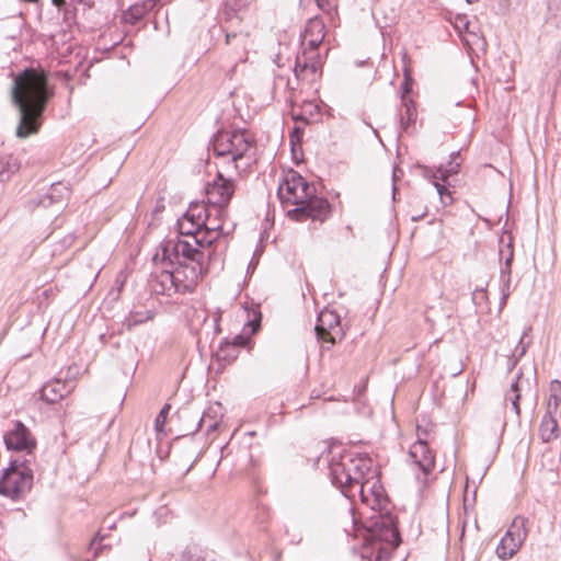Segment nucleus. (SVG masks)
Segmentation results:
<instances>
[{
    "label": "nucleus",
    "instance_id": "48",
    "mask_svg": "<svg viewBox=\"0 0 561 561\" xmlns=\"http://www.w3.org/2000/svg\"><path fill=\"white\" fill-rule=\"evenodd\" d=\"M205 419L204 416L199 417L198 422H197V428L193 432H197L201 427H202V424L204 423Z\"/></svg>",
    "mask_w": 561,
    "mask_h": 561
},
{
    "label": "nucleus",
    "instance_id": "14",
    "mask_svg": "<svg viewBox=\"0 0 561 561\" xmlns=\"http://www.w3.org/2000/svg\"><path fill=\"white\" fill-rule=\"evenodd\" d=\"M304 187H307V181L300 174L293 173L290 179H285L278 186L277 195L280 203L284 206L305 203L306 201L300 198L306 197V194L297 195V191H304Z\"/></svg>",
    "mask_w": 561,
    "mask_h": 561
},
{
    "label": "nucleus",
    "instance_id": "46",
    "mask_svg": "<svg viewBox=\"0 0 561 561\" xmlns=\"http://www.w3.org/2000/svg\"><path fill=\"white\" fill-rule=\"evenodd\" d=\"M462 370H463L462 366L455 368L453 371H450V375L456 377V376L460 375L462 373Z\"/></svg>",
    "mask_w": 561,
    "mask_h": 561
},
{
    "label": "nucleus",
    "instance_id": "8",
    "mask_svg": "<svg viewBox=\"0 0 561 561\" xmlns=\"http://www.w3.org/2000/svg\"><path fill=\"white\" fill-rule=\"evenodd\" d=\"M304 191H297V195H305L300 198L306 201L301 204H294L296 207L287 210L288 218L296 221H305L311 219L312 221L324 222L331 214V205L328 199L314 195L316 188L312 184L307 182V187Z\"/></svg>",
    "mask_w": 561,
    "mask_h": 561
},
{
    "label": "nucleus",
    "instance_id": "32",
    "mask_svg": "<svg viewBox=\"0 0 561 561\" xmlns=\"http://www.w3.org/2000/svg\"><path fill=\"white\" fill-rule=\"evenodd\" d=\"M529 330H530V329H528L527 331H525V332H524V334H523V336L520 337L519 343H518V345L516 346V350H515V351H516V353H517V356H516V358H514L513 360H512V359H510V360L512 362V364H511V366H510V369H512L513 367H515V365H516V363L518 362V359H519L520 357H523V356L526 354V352H527V347H528V343H524V339L528 335V331H529Z\"/></svg>",
    "mask_w": 561,
    "mask_h": 561
},
{
    "label": "nucleus",
    "instance_id": "16",
    "mask_svg": "<svg viewBox=\"0 0 561 561\" xmlns=\"http://www.w3.org/2000/svg\"><path fill=\"white\" fill-rule=\"evenodd\" d=\"M69 195V188L62 182L53 183L44 195H41L38 198H33L30 201V206L33 208L36 207H50L55 204H61Z\"/></svg>",
    "mask_w": 561,
    "mask_h": 561
},
{
    "label": "nucleus",
    "instance_id": "13",
    "mask_svg": "<svg viewBox=\"0 0 561 561\" xmlns=\"http://www.w3.org/2000/svg\"><path fill=\"white\" fill-rule=\"evenodd\" d=\"M3 439L9 450L32 454L36 447L35 438L21 421L13 423V427L4 434Z\"/></svg>",
    "mask_w": 561,
    "mask_h": 561
},
{
    "label": "nucleus",
    "instance_id": "33",
    "mask_svg": "<svg viewBox=\"0 0 561 561\" xmlns=\"http://www.w3.org/2000/svg\"><path fill=\"white\" fill-rule=\"evenodd\" d=\"M412 84H413V79L410 76V73H408V71L405 70L404 80L401 83V101H404V98L410 99L409 95L412 92Z\"/></svg>",
    "mask_w": 561,
    "mask_h": 561
},
{
    "label": "nucleus",
    "instance_id": "45",
    "mask_svg": "<svg viewBox=\"0 0 561 561\" xmlns=\"http://www.w3.org/2000/svg\"><path fill=\"white\" fill-rule=\"evenodd\" d=\"M51 3L57 7L58 9H60L62 5H65L66 1L65 0H51Z\"/></svg>",
    "mask_w": 561,
    "mask_h": 561
},
{
    "label": "nucleus",
    "instance_id": "27",
    "mask_svg": "<svg viewBox=\"0 0 561 561\" xmlns=\"http://www.w3.org/2000/svg\"><path fill=\"white\" fill-rule=\"evenodd\" d=\"M550 396H549V403H548V410H552V412H556L559 402L561 400V381L559 380H552L550 382L549 387Z\"/></svg>",
    "mask_w": 561,
    "mask_h": 561
},
{
    "label": "nucleus",
    "instance_id": "54",
    "mask_svg": "<svg viewBox=\"0 0 561 561\" xmlns=\"http://www.w3.org/2000/svg\"><path fill=\"white\" fill-rule=\"evenodd\" d=\"M69 558H70L72 561H77V560H75V559L72 558V556H71V554H69Z\"/></svg>",
    "mask_w": 561,
    "mask_h": 561
},
{
    "label": "nucleus",
    "instance_id": "23",
    "mask_svg": "<svg viewBox=\"0 0 561 561\" xmlns=\"http://www.w3.org/2000/svg\"><path fill=\"white\" fill-rule=\"evenodd\" d=\"M153 312L150 310L147 311H131L124 319L123 327H125L128 331H130L134 327L142 324L153 318Z\"/></svg>",
    "mask_w": 561,
    "mask_h": 561
},
{
    "label": "nucleus",
    "instance_id": "25",
    "mask_svg": "<svg viewBox=\"0 0 561 561\" xmlns=\"http://www.w3.org/2000/svg\"><path fill=\"white\" fill-rule=\"evenodd\" d=\"M546 21L561 28V0H548Z\"/></svg>",
    "mask_w": 561,
    "mask_h": 561
},
{
    "label": "nucleus",
    "instance_id": "19",
    "mask_svg": "<svg viewBox=\"0 0 561 561\" xmlns=\"http://www.w3.org/2000/svg\"><path fill=\"white\" fill-rule=\"evenodd\" d=\"M539 435L543 443H549L558 437V422L552 415V410H548L543 415Z\"/></svg>",
    "mask_w": 561,
    "mask_h": 561
},
{
    "label": "nucleus",
    "instance_id": "41",
    "mask_svg": "<svg viewBox=\"0 0 561 561\" xmlns=\"http://www.w3.org/2000/svg\"><path fill=\"white\" fill-rule=\"evenodd\" d=\"M104 539V537H101L100 534H96L94 538L90 542V549L94 550L93 558H95L99 553L100 547L96 545H100V542Z\"/></svg>",
    "mask_w": 561,
    "mask_h": 561
},
{
    "label": "nucleus",
    "instance_id": "42",
    "mask_svg": "<svg viewBox=\"0 0 561 561\" xmlns=\"http://www.w3.org/2000/svg\"><path fill=\"white\" fill-rule=\"evenodd\" d=\"M218 356H219V358H222V359H225V360L230 362V360H233V359H236V358H237V356H238V351L236 350V352H233V351H231V350H227V348H226L224 352H220V353L218 354Z\"/></svg>",
    "mask_w": 561,
    "mask_h": 561
},
{
    "label": "nucleus",
    "instance_id": "44",
    "mask_svg": "<svg viewBox=\"0 0 561 561\" xmlns=\"http://www.w3.org/2000/svg\"><path fill=\"white\" fill-rule=\"evenodd\" d=\"M317 3H318V7L322 10H325L327 7H329V2L327 0H316Z\"/></svg>",
    "mask_w": 561,
    "mask_h": 561
},
{
    "label": "nucleus",
    "instance_id": "11",
    "mask_svg": "<svg viewBox=\"0 0 561 561\" xmlns=\"http://www.w3.org/2000/svg\"><path fill=\"white\" fill-rule=\"evenodd\" d=\"M207 210L208 204L191 203L183 218L178 222L180 234L190 237L191 242L194 243L195 234H199V231H203V226L207 222Z\"/></svg>",
    "mask_w": 561,
    "mask_h": 561
},
{
    "label": "nucleus",
    "instance_id": "10",
    "mask_svg": "<svg viewBox=\"0 0 561 561\" xmlns=\"http://www.w3.org/2000/svg\"><path fill=\"white\" fill-rule=\"evenodd\" d=\"M314 331L318 340L335 344L344 336L340 316L333 311L325 309L318 316Z\"/></svg>",
    "mask_w": 561,
    "mask_h": 561
},
{
    "label": "nucleus",
    "instance_id": "2",
    "mask_svg": "<svg viewBox=\"0 0 561 561\" xmlns=\"http://www.w3.org/2000/svg\"><path fill=\"white\" fill-rule=\"evenodd\" d=\"M53 92L44 70L26 68L13 78L12 101L20 112L16 128L19 138H26L38 131L43 113Z\"/></svg>",
    "mask_w": 561,
    "mask_h": 561
},
{
    "label": "nucleus",
    "instance_id": "28",
    "mask_svg": "<svg viewBox=\"0 0 561 561\" xmlns=\"http://www.w3.org/2000/svg\"><path fill=\"white\" fill-rule=\"evenodd\" d=\"M499 255H500V261H504V263H506V265H512L513 264L514 248H513V242H512V238L511 237L508 238L507 243H504V238L503 237L500 239Z\"/></svg>",
    "mask_w": 561,
    "mask_h": 561
},
{
    "label": "nucleus",
    "instance_id": "3",
    "mask_svg": "<svg viewBox=\"0 0 561 561\" xmlns=\"http://www.w3.org/2000/svg\"><path fill=\"white\" fill-rule=\"evenodd\" d=\"M227 218V208L208 204L207 222L203 226V231L195 234L194 243L180 237L169 239V245H167L164 252L171 253L173 256L182 255L186 259H190L191 255L197 262L206 265L208 271L213 267L222 268V253L217 251L216 243L221 234H228L234 229V224H232L231 228L225 231Z\"/></svg>",
    "mask_w": 561,
    "mask_h": 561
},
{
    "label": "nucleus",
    "instance_id": "30",
    "mask_svg": "<svg viewBox=\"0 0 561 561\" xmlns=\"http://www.w3.org/2000/svg\"><path fill=\"white\" fill-rule=\"evenodd\" d=\"M440 180L433 181V186L436 188L437 194L439 195L440 202L444 206L450 205L453 203V196L448 187L439 182Z\"/></svg>",
    "mask_w": 561,
    "mask_h": 561
},
{
    "label": "nucleus",
    "instance_id": "47",
    "mask_svg": "<svg viewBox=\"0 0 561 561\" xmlns=\"http://www.w3.org/2000/svg\"><path fill=\"white\" fill-rule=\"evenodd\" d=\"M218 424L217 422H213L208 425L207 433L215 431L217 428Z\"/></svg>",
    "mask_w": 561,
    "mask_h": 561
},
{
    "label": "nucleus",
    "instance_id": "31",
    "mask_svg": "<svg viewBox=\"0 0 561 561\" xmlns=\"http://www.w3.org/2000/svg\"><path fill=\"white\" fill-rule=\"evenodd\" d=\"M302 113H299V114H294L293 115V118L294 121L296 122H302L305 124H309L310 121L309 118L306 116L307 114H309L310 116L313 115V113H319V108L317 105H314L313 103L309 102L307 103L304 107H302Z\"/></svg>",
    "mask_w": 561,
    "mask_h": 561
},
{
    "label": "nucleus",
    "instance_id": "34",
    "mask_svg": "<svg viewBox=\"0 0 561 561\" xmlns=\"http://www.w3.org/2000/svg\"><path fill=\"white\" fill-rule=\"evenodd\" d=\"M170 409H171V405L169 403H165L162 407V409L160 410V412L154 421V425H156L157 430H161L164 426Z\"/></svg>",
    "mask_w": 561,
    "mask_h": 561
},
{
    "label": "nucleus",
    "instance_id": "7",
    "mask_svg": "<svg viewBox=\"0 0 561 561\" xmlns=\"http://www.w3.org/2000/svg\"><path fill=\"white\" fill-rule=\"evenodd\" d=\"M33 484V472L26 460L13 459L0 478V494L18 500L28 492Z\"/></svg>",
    "mask_w": 561,
    "mask_h": 561
},
{
    "label": "nucleus",
    "instance_id": "52",
    "mask_svg": "<svg viewBox=\"0 0 561 561\" xmlns=\"http://www.w3.org/2000/svg\"><path fill=\"white\" fill-rule=\"evenodd\" d=\"M534 402H535V404L537 403V393L536 392L534 393Z\"/></svg>",
    "mask_w": 561,
    "mask_h": 561
},
{
    "label": "nucleus",
    "instance_id": "15",
    "mask_svg": "<svg viewBox=\"0 0 561 561\" xmlns=\"http://www.w3.org/2000/svg\"><path fill=\"white\" fill-rule=\"evenodd\" d=\"M412 462L427 477L435 467V456L425 440L419 439L409 450Z\"/></svg>",
    "mask_w": 561,
    "mask_h": 561
},
{
    "label": "nucleus",
    "instance_id": "51",
    "mask_svg": "<svg viewBox=\"0 0 561 561\" xmlns=\"http://www.w3.org/2000/svg\"><path fill=\"white\" fill-rule=\"evenodd\" d=\"M468 3H476L478 2L479 0H466Z\"/></svg>",
    "mask_w": 561,
    "mask_h": 561
},
{
    "label": "nucleus",
    "instance_id": "43",
    "mask_svg": "<svg viewBox=\"0 0 561 561\" xmlns=\"http://www.w3.org/2000/svg\"><path fill=\"white\" fill-rule=\"evenodd\" d=\"M485 298V291L483 288L481 289H476L473 293H472V301L474 305H480V301L479 300H482Z\"/></svg>",
    "mask_w": 561,
    "mask_h": 561
},
{
    "label": "nucleus",
    "instance_id": "38",
    "mask_svg": "<svg viewBox=\"0 0 561 561\" xmlns=\"http://www.w3.org/2000/svg\"><path fill=\"white\" fill-rule=\"evenodd\" d=\"M421 168L423 170L424 178L428 179L432 182L439 180V173L437 172V169L434 171L431 168L425 167V165H422Z\"/></svg>",
    "mask_w": 561,
    "mask_h": 561
},
{
    "label": "nucleus",
    "instance_id": "20",
    "mask_svg": "<svg viewBox=\"0 0 561 561\" xmlns=\"http://www.w3.org/2000/svg\"><path fill=\"white\" fill-rule=\"evenodd\" d=\"M449 158L450 160L446 165H439L437 168V172L439 173V180L444 183L447 182L449 176L457 174L461 165L460 151L451 152Z\"/></svg>",
    "mask_w": 561,
    "mask_h": 561
},
{
    "label": "nucleus",
    "instance_id": "26",
    "mask_svg": "<svg viewBox=\"0 0 561 561\" xmlns=\"http://www.w3.org/2000/svg\"><path fill=\"white\" fill-rule=\"evenodd\" d=\"M524 387V380L522 376L519 375L517 379L511 385V392L513 393V397L508 398L512 402V407L514 412L517 416L520 415V407H519V400H520V392L523 391Z\"/></svg>",
    "mask_w": 561,
    "mask_h": 561
},
{
    "label": "nucleus",
    "instance_id": "17",
    "mask_svg": "<svg viewBox=\"0 0 561 561\" xmlns=\"http://www.w3.org/2000/svg\"><path fill=\"white\" fill-rule=\"evenodd\" d=\"M72 389L73 386L71 383L56 378L42 387L41 399L53 404L68 396Z\"/></svg>",
    "mask_w": 561,
    "mask_h": 561
},
{
    "label": "nucleus",
    "instance_id": "22",
    "mask_svg": "<svg viewBox=\"0 0 561 561\" xmlns=\"http://www.w3.org/2000/svg\"><path fill=\"white\" fill-rule=\"evenodd\" d=\"M402 102L404 113L400 114V125L403 129H408L417 118L416 105L412 99H405Z\"/></svg>",
    "mask_w": 561,
    "mask_h": 561
},
{
    "label": "nucleus",
    "instance_id": "21",
    "mask_svg": "<svg viewBox=\"0 0 561 561\" xmlns=\"http://www.w3.org/2000/svg\"><path fill=\"white\" fill-rule=\"evenodd\" d=\"M20 163L12 154L0 156V181H8L18 170Z\"/></svg>",
    "mask_w": 561,
    "mask_h": 561
},
{
    "label": "nucleus",
    "instance_id": "1",
    "mask_svg": "<svg viewBox=\"0 0 561 561\" xmlns=\"http://www.w3.org/2000/svg\"><path fill=\"white\" fill-rule=\"evenodd\" d=\"M332 484L342 494L354 500L356 494L360 501L377 511L366 526L362 559L383 561L400 545L401 537L396 517L389 512V499L380 480L373 472V460L367 454L343 453L339 459L332 458L329 463Z\"/></svg>",
    "mask_w": 561,
    "mask_h": 561
},
{
    "label": "nucleus",
    "instance_id": "4",
    "mask_svg": "<svg viewBox=\"0 0 561 561\" xmlns=\"http://www.w3.org/2000/svg\"><path fill=\"white\" fill-rule=\"evenodd\" d=\"M169 245V239L160 244L161 261L171 266L172 270H163L150 276L148 286L153 295L171 297L174 294H190L196 288L201 278L209 272L206 265L199 263L190 255V259L182 255H172L164 252Z\"/></svg>",
    "mask_w": 561,
    "mask_h": 561
},
{
    "label": "nucleus",
    "instance_id": "35",
    "mask_svg": "<svg viewBox=\"0 0 561 561\" xmlns=\"http://www.w3.org/2000/svg\"><path fill=\"white\" fill-rule=\"evenodd\" d=\"M175 561H205V558L191 548H186L182 551L180 559Z\"/></svg>",
    "mask_w": 561,
    "mask_h": 561
},
{
    "label": "nucleus",
    "instance_id": "12",
    "mask_svg": "<svg viewBox=\"0 0 561 561\" xmlns=\"http://www.w3.org/2000/svg\"><path fill=\"white\" fill-rule=\"evenodd\" d=\"M207 203L213 206L227 208L236 191L234 181L218 172L213 182L206 185Z\"/></svg>",
    "mask_w": 561,
    "mask_h": 561
},
{
    "label": "nucleus",
    "instance_id": "9",
    "mask_svg": "<svg viewBox=\"0 0 561 561\" xmlns=\"http://www.w3.org/2000/svg\"><path fill=\"white\" fill-rule=\"evenodd\" d=\"M527 522V518L523 516H516L513 519L505 536L496 547V554L501 560H508L517 553L528 535Z\"/></svg>",
    "mask_w": 561,
    "mask_h": 561
},
{
    "label": "nucleus",
    "instance_id": "39",
    "mask_svg": "<svg viewBox=\"0 0 561 561\" xmlns=\"http://www.w3.org/2000/svg\"><path fill=\"white\" fill-rule=\"evenodd\" d=\"M304 129L295 126L294 129L290 133V144L291 146H295L296 142H300L302 138Z\"/></svg>",
    "mask_w": 561,
    "mask_h": 561
},
{
    "label": "nucleus",
    "instance_id": "49",
    "mask_svg": "<svg viewBox=\"0 0 561 561\" xmlns=\"http://www.w3.org/2000/svg\"><path fill=\"white\" fill-rule=\"evenodd\" d=\"M424 215H425V214H421V215H419V216H412V220H413V221H417V220H420Z\"/></svg>",
    "mask_w": 561,
    "mask_h": 561
},
{
    "label": "nucleus",
    "instance_id": "5",
    "mask_svg": "<svg viewBox=\"0 0 561 561\" xmlns=\"http://www.w3.org/2000/svg\"><path fill=\"white\" fill-rule=\"evenodd\" d=\"M325 36V26L320 19H310L301 34L302 51L297 55L294 72L297 79L313 82L320 70L321 61L318 47Z\"/></svg>",
    "mask_w": 561,
    "mask_h": 561
},
{
    "label": "nucleus",
    "instance_id": "37",
    "mask_svg": "<svg viewBox=\"0 0 561 561\" xmlns=\"http://www.w3.org/2000/svg\"><path fill=\"white\" fill-rule=\"evenodd\" d=\"M455 27H456L459 32L465 31V32H467V33H473V32L470 30V22L467 20V18H466V16H457Z\"/></svg>",
    "mask_w": 561,
    "mask_h": 561
},
{
    "label": "nucleus",
    "instance_id": "18",
    "mask_svg": "<svg viewBox=\"0 0 561 561\" xmlns=\"http://www.w3.org/2000/svg\"><path fill=\"white\" fill-rule=\"evenodd\" d=\"M241 19L236 15V21H240ZM228 25L224 28L225 31V43L228 46H232L238 55H243L245 53V48L249 42V32L240 30H233L234 18L230 16L228 21Z\"/></svg>",
    "mask_w": 561,
    "mask_h": 561
},
{
    "label": "nucleus",
    "instance_id": "24",
    "mask_svg": "<svg viewBox=\"0 0 561 561\" xmlns=\"http://www.w3.org/2000/svg\"><path fill=\"white\" fill-rule=\"evenodd\" d=\"M511 277H512V265L503 263L500 270V282H501V302L505 304L508 296L511 295Z\"/></svg>",
    "mask_w": 561,
    "mask_h": 561
},
{
    "label": "nucleus",
    "instance_id": "29",
    "mask_svg": "<svg viewBox=\"0 0 561 561\" xmlns=\"http://www.w3.org/2000/svg\"><path fill=\"white\" fill-rule=\"evenodd\" d=\"M250 343V337L244 334L236 335L231 342H225L220 344V351L224 352L226 348L236 352L240 347H245Z\"/></svg>",
    "mask_w": 561,
    "mask_h": 561
},
{
    "label": "nucleus",
    "instance_id": "53",
    "mask_svg": "<svg viewBox=\"0 0 561 561\" xmlns=\"http://www.w3.org/2000/svg\"><path fill=\"white\" fill-rule=\"evenodd\" d=\"M526 383L528 386V389L530 390V381L529 380H526Z\"/></svg>",
    "mask_w": 561,
    "mask_h": 561
},
{
    "label": "nucleus",
    "instance_id": "6",
    "mask_svg": "<svg viewBox=\"0 0 561 561\" xmlns=\"http://www.w3.org/2000/svg\"><path fill=\"white\" fill-rule=\"evenodd\" d=\"M254 138L244 129L219 130L211 140V149L218 158H228L236 170L238 162L243 159L251 160L249 151L254 148Z\"/></svg>",
    "mask_w": 561,
    "mask_h": 561
},
{
    "label": "nucleus",
    "instance_id": "40",
    "mask_svg": "<svg viewBox=\"0 0 561 561\" xmlns=\"http://www.w3.org/2000/svg\"><path fill=\"white\" fill-rule=\"evenodd\" d=\"M250 327V333L254 334L261 327V313H257L252 320L247 323Z\"/></svg>",
    "mask_w": 561,
    "mask_h": 561
},
{
    "label": "nucleus",
    "instance_id": "36",
    "mask_svg": "<svg viewBox=\"0 0 561 561\" xmlns=\"http://www.w3.org/2000/svg\"><path fill=\"white\" fill-rule=\"evenodd\" d=\"M247 0H228L226 4V14L230 16V12L237 14V12L244 7Z\"/></svg>",
    "mask_w": 561,
    "mask_h": 561
},
{
    "label": "nucleus",
    "instance_id": "50",
    "mask_svg": "<svg viewBox=\"0 0 561 561\" xmlns=\"http://www.w3.org/2000/svg\"><path fill=\"white\" fill-rule=\"evenodd\" d=\"M558 60L561 64V41H560V47H559V53H558Z\"/></svg>",
    "mask_w": 561,
    "mask_h": 561
}]
</instances>
